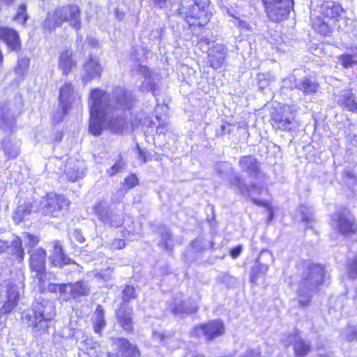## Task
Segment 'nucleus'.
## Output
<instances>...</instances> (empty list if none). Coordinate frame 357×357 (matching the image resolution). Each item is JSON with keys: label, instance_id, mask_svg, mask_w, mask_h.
<instances>
[{"label": "nucleus", "instance_id": "052dcab7", "mask_svg": "<svg viewBox=\"0 0 357 357\" xmlns=\"http://www.w3.org/2000/svg\"><path fill=\"white\" fill-rule=\"evenodd\" d=\"M139 123H142L143 125H146L148 126H152L153 122L151 121H149L147 119H145L144 121H142V120L139 119Z\"/></svg>", "mask_w": 357, "mask_h": 357}, {"label": "nucleus", "instance_id": "7ed1b4c3", "mask_svg": "<svg viewBox=\"0 0 357 357\" xmlns=\"http://www.w3.org/2000/svg\"><path fill=\"white\" fill-rule=\"evenodd\" d=\"M133 100L132 94L123 88L119 86L114 89L112 94L109 95L108 99L110 111L107 121V129L114 133L121 132L123 130L126 126L125 117L115 114L114 110L130 109Z\"/></svg>", "mask_w": 357, "mask_h": 357}, {"label": "nucleus", "instance_id": "c9c22d12", "mask_svg": "<svg viewBox=\"0 0 357 357\" xmlns=\"http://www.w3.org/2000/svg\"><path fill=\"white\" fill-rule=\"evenodd\" d=\"M29 16L26 12V3H21L16 9V14L13 18V20L17 24L24 26L29 19Z\"/></svg>", "mask_w": 357, "mask_h": 357}, {"label": "nucleus", "instance_id": "a18cd8bd", "mask_svg": "<svg viewBox=\"0 0 357 357\" xmlns=\"http://www.w3.org/2000/svg\"><path fill=\"white\" fill-rule=\"evenodd\" d=\"M138 183V179L135 174H131L130 176L126 177L124 179V185L123 188L121 190L122 193H125L128 190L132 188Z\"/></svg>", "mask_w": 357, "mask_h": 357}, {"label": "nucleus", "instance_id": "4d7b16f0", "mask_svg": "<svg viewBox=\"0 0 357 357\" xmlns=\"http://www.w3.org/2000/svg\"><path fill=\"white\" fill-rule=\"evenodd\" d=\"M137 149L139 150V155L140 159H142L144 162H146L147 161L146 153L144 151L140 149L139 145H137Z\"/></svg>", "mask_w": 357, "mask_h": 357}, {"label": "nucleus", "instance_id": "774afa93", "mask_svg": "<svg viewBox=\"0 0 357 357\" xmlns=\"http://www.w3.org/2000/svg\"><path fill=\"white\" fill-rule=\"evenodd\" d=\"M268 211H269L268 221L270 222L273 219V211L271 209L268 208Z\"/></svg>", "mask_w": 357, "mask_h": 357}, {"label": "nucleus", "instance_id": "6e6d98bb", "mask_svg": "<svg viewBox=\"0 0 357 357\" xmlns=\"http://www.w3.org/2000/svg\"><path fill=\"white\" fill-rule=\"evenodd\" d=\"M68 265H71L73 266V271H77V272L81 271L82 267L79 264H77L76 262L73 261L72 259H71V262L69 263Z\"/></svg>", "mask_w": 357, "mask_h": 357}, {"label": "nucleus", "instance_id": "c756f323", "mask_svg": "<svg viewBox=\"0 0 357 357\" xmlns=\"http://www.w3.org/2000/svg\"><path fill=\"white\" fill-rule=\"evenodd\" d=\"M342 12V8L338 3L333 1H326L321 6V14L330 19H335Z\"/></svg>", "mask_w": 357, "mask_h": 357}, {"label": "nucleus", "instance_id": "39448f33", "mask_svg": "<svg viewBox=\"0 0 357 357\" xmlns=\"http://www.w3.org/2000/svg\"><path fill=\"white\" fill-rule=\"evenodd\" d=\"M208 8L206 0H190L183 2L178 10L190 26H202L211 19Z\"/></svg>", "mask_w": 357, "mask_h": 357}, {"label": "nucleus", "instance_id": "864d4df0", "mask_svg": "<svg viewBox=\"0 0 357 357\" xmlns=\"http://www.w3.org/2000/svg\"><path fill=\"white\" fill-rule=\"evenodd\" d=\"M98 275L100 276L101 278H102L105 281L108 280L111 277L110 271L109 270L99 273H98Z\"/></svg>", "mask_w": 357, "mask_h": 357}, {"label": "nucleus", "instance_id": "4468645a", "mask_svg": "<svg viewBox=\"0 0 357 357\" xmlns=\"http://www.w3.org/2000/svg\"><path fill=\"white\" fill-rule=\"evenodd\" d=\"M332 225L342 234L354 233L357 230L354 218L347 209L336 212L332 219Z\"/></svg>", "mask_w": 357, "mask_h": 357}, {"label": "nucleus", "instance_id": "aec40b11", "mask_svg": "<svg viewBox=\"0 0 357 357\" xmlns=\"http://www.w3.org/2000/svg\"><path fill=\"white\" fill-rule=\"evenodd\" d=\"M0 40L6 44L10 51H18L20 49V36L13 29L8 26H1Z\"/></svg>", "mask_w": 357, "mask_h": 357}, {"label": "nucleus", "instance_id": "6ab92c4d", "mask_svg": "<svg viewBox=\"0 0 357 357\" xmlns=\"http://www.w3.org/2000/svg\"><path fill=\"white\" fill-rule=\"evenodd\" d=\"M39 242L38 237L29 233H24L22 235V239L17 238L15 240L11 246V249L14 251L13 255L16 256V259L21 262L24 259V252L22 247V243H24L25 245H29L30 247H33Z\"/></svg>", "mask_w": 357, "mask_h": 357}, {"label": "nucleus", "instance_id": "58836bf2", "mask_svg": "<svg viewBox=\"0 0 357 357\" xmlns=\"http://www.w3.org/2000/svg\"><path fill=\"white\" fill-rule=\"evenodd\" d=\"M139 71L144 75V81L143 82L141 86V90L143 92L146 91H152L153 95L155 96V84L152 83L151 79L147 77L146 73L148 72V69L146 66H139Z\"/></svg>", "mask_w": 357, "mask_h": 357}, {"label": "nucleus", "instance_id": "a878e982", "mask_svg": "<svg viewBox=\"0 0 357 357\" xmlns=\"http://www.w3.org/2000/svg\"><path fill=\"white\" fill-rule=\"evenodd\" d=\"M292 343H294V351L296 357H303L310 351L309 344L302 340L297 334H291L284 340V344L286 346Z\"/></svg>", "mask_w": 357, "mask_h": 357}, {"label": "nucleus", "instance_id": "8fccbe9b", "mask_svg": "<svg viewBox=\"0 0 357 357\" xmlns=\"http://www.w3.org/2000/svg\"><path fill=\"white\" fill-rule=\"evenodd\" d=\"M342 335L349 341L357 340V329L355 327L349 326Z\"/></svg>", "mask_w": 357, "mask_h": 357}, {"label": "nucleus", "instance_id": "20e7f679", "mask_svg": "<svg viewBox=\"0 0 357 357\" xmlns=\"http://www.w3.org/2000/svg\"><path fill=\"white\" fill-rule=\"evenodd\" d=\"M305 267L297 290L298 303L302 307L308 306L311 298L310 292L324 282L325 277L324 267L321 265L306 264Z\"/></svg>", "mask_w": 357, "mask_h": 357}, {"label": "nucleus", "instance_id": "393cba45", "mask_svg": "<svg viewBox=\"0 0 357 357\" xmlns=\"http://www.w3.org/2000/svg\"><path fill=\"white\" fill-rule=\"evenodd\" d=\"M113 347L121 354V357H139V352L137 347L130 344L126 339H116Z\"/></svg>", "mask_w": 357, "mask_h": 357}, {"label": "nucleus", "instance_id": "4c0bfd02", "mask_svg": "<svg viewBox=\"0 0 357 357\" xmlns=\"http://www.w3.org/2000/svg\"><path fill=\"white\" fill-rule=\"evenodd\" d=\"M29 67V59L22 57L17 60V66L15 68V74L21 79H23L26 74Z\"/></svg>", "mask_w": 357, "mask_h": 357}, {"label": "nucleus", "instance_id": "e2e57ef3", "mask_svg": "<svg viewBox=\"0 0 357 357\" xmlns=\"http://www.w3.org/2000/svg\"><path fill=\"white\" fill-rule=\"evenodd\" d=\"M6 248H8L6 243L0 241V252H3Z\"/></svg>", "mask_w": 357, "mask_h": 357}, {"label": "nucleus", "instance_id": "f704fd0d", "mask_svg": "<svg viewBox=\"0 0 357 357\" xmlns=\"http://www.w3.org/2000/svg\"><path fill=\"white\" fill-rule=\"evenodd\" d=\"M296 218L310 225L313 222V213L312 208L305 205H301L296 213Z\"/></svg>", "mask_w": 357, "mask_h": 357}, {"label": "nucleus", "instance_id": "bb28decb", "mask_svg": "<svg viewBox=\"0 0 357 357\" xmlns=\"http://www.w3.org/2000/svg\"><path fill=\"white\" fill-rule=\"evenodd\" d=\"M66 174L71 182H75L82 178L84 175L83 162L80 160L68 161L66 165Z\"/></svg>", "mask_w": 357, "mask_h": 357}, {"label": "nucleus", "instance_id": "79ce46f5", "mask_svg": "<svg viewBox=\"0 0 357 357\" xmlns=\"http://www.w3.org/2000/svg\"><path fill=\"white\" fill-rule=\"evenodd\" d=\"M32 208L26 204L19 205L15 213L14 219L15 220L22 221L26 215L31 213Z\"/></svg>", "mask_w": 357, "mask_h": 357}, {"label": "nucleus", "instance_id": "473e14b6", "mask_svg": "<svg viewBox=\"0 0 357 357\" xmlns=\"http://www.w3.org/2000/svg\"><path fill=\"white\" fill-rule=\"evenodd\" d=\"M1 149L8 159L15 158L19 153V146L13 143L10 138H4L1 142Z\"/></svg>", "mask_w": 357, "mask_h": 357}, {"label": "nucleus", "instance_id": "0eeeda50", "mask_svg": "<svg viewBox=\"0 0 357 357\" xmlns=\"http://www.w3.org/2000/svg\"><path fill=\"white\" fill-rule=\"evenodd\" d=\"M70 201L63 195L49 193L40 202V210L46 215L59 218L68 209Z\"/></svg>", "mask_w": 357, "mask_h": 357}, {"label": "nucleus", "instance_id": "4be33fe9", "mask_svg": "<svg viewBox=\"0 0 357 357\" xmlns=\"http://www.w3.org/2000/svg\"><path fill=\"white\" fill-rule=\"evenodd\" d=\"M102 68L97 58L90 57L84 66L83 82L86 84L95 78H99L101 75Z\"/></svg>", "mask_w": 357, "mask_h": 357}, {"label": "nucleus", "instance_id": "a211bd4d", "mask_svg": "<svg viewBox=\"0 0 357 357\" xmlns=\"http://www.w3.org/2000/svg\"><path fill=\"white\" fill-rule=\"evenodd\" d=\"M15 105L6 102L1 106L0 127L5 130H11L15 124Z\"/></svg>", "mask_w": 357, "mask_h": 357}, {"label": "nucleus", "instance_id": "37998d69", "mask_svg": "<svg viewBox=\"0 0 357 357\" xmlns=\"http://www.w3.org/2000/svg\"><path fill=\"white\" fill-rule=\"evenodd\" d=\"M354 56V55H351L349 53L342 54L338 56V59L341 61V64L344 68H348L357 63V59Z\"/></svg>", "mask_w": 357, "mask_h": 357}, {"label": "nucleus", "instance_id": "13d9d810", "mask_svg": "<svg viewBox=\"0 0 357 357\" xmlns=\"http://www.w3.org/2000/svg\"><path fill=\"white\" fill-rule=\"evenodd\" d=\"M167 0H153L155 4L159 8H163L166 3Z\"/></svg>", "mask_w": 357, "mask_h": 357}, {"label": "nucleus", "instance_id": "ea45409f", "mask_svg": "<svg viewBox=\"0 0 357 357\" xmlns=\"http://www.w3.org/2000/svg\"><path fill=\"white\" fill-rule=\"evenodd\" d=\"M258 84L260 89H264L275 80V76L270 73H260L257 76Z\"/></svg>", "mask_w": 357, "mask_h": 357}, {"label": "nucleus", "instance_id": "412c9836", "mask_svg": "<svg viewBox=\"0 0 357 357\" xmlns=\"http://www.w3.org/2000/svg\"><path fill=\"white\" fill-rule=\"evenodd\" d=\"M52 245L53 248L50 252L49 259L53 266L62 268L71 262V259L64 254L59 241H54L52 242Z\"/></svg>", "mask_w": 357, "mask_h": 357}, {"label": "nucleus", "instance_id": "338daca9", "mask_svg": "<svg viewBox=\"0 0 357 357\" xmlns=\"http://www.w3.org/2000/svg\"><path fill=\"white\" fill-rule=\"evenodd\" d=\"M155 32H156L157 35H155L154 37L155 38H160V36H161L162 29H160V30L159 29H156Z\"/></svg>", "mask_w": 357, "mask_h": 357}, {"label": "nucleus", "instance_id": "cd10ccee", "mask_svg": "<svg viewBox=\"0 0 357 357\" xmlns=\"http://www.w3.org/2000/svg\"><path fill=\"white\" fill-rule=\"evenodd\" d=\"M90 293V286L87 282L78 281L75 283L67 284L66 294L76 299L81 296H88Z\"/></svg>", "mask_w": 357, "mask_h": 357}, {"label": "nucleus", "instance_id": "5701e85b", "mask_svg": "<svg viewBox=\"0 0 357 357\" xmlns=\"http://www.w3.org/2000/svg\"><path fill=\"white\" fill-rule=\"evenodd\" d=\"M29 254L31 269L38 273H43L45 269V250L41 248L31 249Z\"/></svg>", "mask_w": 357, "mask_h": 357}, {"label": "nucleus", "instance_id": "0e129e2a", "mask_svg": "<svg viewBox=\"0 0 357 357\" xmlns=\"http://www.w3.org/2000/svg\"><path fill=\"white\" fill-rule=\"evenodd\" d=\"M238 25H239V26H241V27L245 28L246 29H249V25L246 22H243L242 20H241L239 22Z\"/></svg>", "mask_w": 357, "mask_h": 357}, {"label": "nucleus", "instance_id": "423d86ee", "mask_svg": "<svg viewBox=\"0 0 357 357\" xmlns=\"http://www.w3.org/2000/svg\"><path fill=\"white\" fill-rule=\"evenodd\" d=\"M64 22H68L76 31L81 28L80 10L77 6H63L49 13L43 22V27L52 31L61 26Z\"/></svg>", "mask_w": 357, "mask_h": 357}, {"label": "nucleus", "instance_id": "f257e3e1", "mask_svg": "<svg viewBox=\"0 0 357 357\" xmlns=\"http://www.w3.org/2000/svg\"><path fill=\"white\" fill-rule=\"evenodd\" d=\"M109 94L100 89L91 90L89 106L90 108V122L89 130L95 136L100 135L104 129H107V118L110 111L108 103Z\"/></svg>", "mask_w": 357, "mask_h": 357}, {"label": "nucleus", "instance_id": "7c9ffc66", "mask_svg": "<svg viewBox=\"0 0 357 357\" xmlns=\"http://www.w3.org/2000/svg\"><path fill=\"white\" fill-rule=\"evenodd\" d=\"M75 64L76 61L73 59L71 52L65 50L61 53L59 66L64 75H68Z\"/></svg>", "mask_w": 357, "mask_h": 357}, {"label": "nucleus", "instance_id": "2eb2a0df", "mask_svg": "<svg viewBox=\"0 0 357 357\" xmlns=\"http://www.w3.org/2000/svg\"><path fill=\"white\" fill-rule=\"evenodd\" d=\"M283 87L289 88L291 89H298L301 91L304 95H310L315 93L319 90L318 83L313 79L310 77H303L298 82L294 76H289L283 80Z\"/></svg>", "mask_w": 357, "mask_h": 357}, {"label": "nucleus", "instance_id": "2f4dec72", "mask_svg": "<svg viewBox=\"0 0 357 357\" xmlns=\"http://www.w3.org/2000/svg\"><path fill=\"white\" fill-rule=\"evenodd\" d=\"M338 102L340 105L344 106L349 110L357 112V103L354 100V97L351 91H342L340 93Z\"/></svg>", "mask_w": 357, "mask_h": 357}, {"label": "nucleus", "instance_id": "e433bc0d", "mask_svg": "<svg viewBox=\"0 0 357 357\" xmlns=\"http://www.w3.org/2000/svg\"><path fill=\"white\" fill-rule=\"evenodd\" d=\"M96 319L93 324L95 333H100L102 328L105 326L104 320V310L101 305H98L95 312Z\"/></svg>", "mask_w": 357, "mask_h": 357}, {"label": "nucleus", "instance_id": "603ef678", "mask_svg": "<svg viewBox=\"0 0 357 357\" xmlns=\"http://www.w3.org/2000/svg\"><path fill=\"white\" fill-rule=\"evenodd\" d=\"M241 252H242V246L238 245L237 247L232 248L231 250L230 255L234 259H236L241 255Z\"/></svg>", "mask_w": 357, "mask_h": 357}, {"label": "nucleus", "instance_id": "09e8293b", "mask_svg": "<svg viewBox=\"0 0 357 357\" xmlns=\"http://www.w3.org/2000/svg\"><path fill=\"white\" fill-rule=\"evenodd\" d=\"M161 234V244L163 245L165 250L169 249L168 241L171 237V234L167 228H163L160 232Z\"/></svg>", "mask_w": 357, "mask_h": 357}, {"label": "nucleus", "instance_id": "69168bd1", "mask_svg": "<svg viewBox=\"0 0 357 357\" xmlns=\"http://www.w3.org/2000/svg\"><path fill=\"white\" fill-rule=\"evenodd\" d=\"M261 270L263 273H266L268 268L267 265H260Z\"/></svg>", "mask_w": 357, "mask_h": 357}, {"label": "nucleus", "instance_id": "f3484780", "mask_svg": "<svg viewBox=\"0 0 357 357\" xmlns=\"http://www.w3.org/2000/svg\"><path fill=\"white\" fill-rule=\"evenodd\" d=\"M225 332L223 323L218 320L213 321L207 324H203L194 329V334L199 336L203 334L208 340H212L222 335Z\"/></svg>", "mask_w": 357, "mask_h": 357}, {"label": "nucleus", "instance_id": "dca6fc26", "mask_svg": "<svg viewBox=\"0 0 357 357\" xmlns=\"http://www.w3.org/2000/svg\"><path fill=\"white\" fill-rule=\"evenodd\" d=\"M231 185L242 195L250 197L254 204L268 207V205L264 202L258 200L254 197L255 195H260L261 192V189L255 184H252L248 186L245 184L244 181H243L240 176L235 175L231 180Z\"/></svg>", "mask_w": 357, "mask_h": 357}, {"label": "nucleus", "instance_id": "9d476101", "mask_svg": "<svg viewBox=\"0 0 357 357\" xmlns=\"http://www.w3.org/2000/svg\"><path fill=\"white\" fill-rule=\"evenodd\" d=\"M20 289L19 285L11 281L0 284V296L3 303L0 314H8L16 307L20 298Z\"/></svg>", "mask_w": 357, "mask_h": 357}, {"label": "nucleus", "instance_id": "6e6552de", "mask_svg": "<svg viewBox=\"0 0 357 357\" xmlns=\"http://www.w3.org/2000/svg\"><path fill=\"white\" fill-rule=\"evenodd\" d=\"M80 98V95L74 90L70 83H65L60 89L59 97L60 109L53 114L54 121H61L73 105L79 104Z\"/></svg>", "mask_w": 357, "mask_h": 357}, {"label": "nucleus", "instance_id": "72a5a7b5", "mask_svg": "<svg viewBox=\"0 0 357 357\" xmlns=\"http://www.w3.org/2000/svg\"><path fill=\"white\" fill-rule=\"evenodd\" d=\"M173 305L172 311L176 315L193 313L197 310L196 303L188 305L187 303L183 301H174Z\"/></svg>", "mask_w": 357, "mask_h": 357}, {"label": "nucleus", "instance_id": "c03bdc74", "mask_svg": "<svg viewBox=\"0 0 357 357\" xmlns=\"http://www.w3.org/2000/svg\"><path fill=\"white\" fill-rule=\"evenodd\" d=\"M347 273L349 278H357V255L348 261Z\"/></svg>", "mask_w": 357, "mask_h": 357}, {"label": "nucleus", "instance_id": "c85d7f7f", "mask_svg": "<svg viewBox=\"0 0 357 357\" xmlns=\"http://www.w3.org/2000/svg\"><path fill=\"white\" fill-rule=\"evenodd\" d=\"M238 163L242 171L248 173L250 176H256L258 174L259 165L254 156H243L240 158Z\"/></svg>", "mask_w": 357, "mask_h": 357}, {"label": "nucleus", "instance_id": "a19ab883", "mask_svg": "<svg viewBox=\"0 0 357 357\" xmlns=\"http://www.w3.org/2000/svg\"><path fill=\"white\" fill-rule=\"evenodd\" d=\"M312 27L314 29L323 36H326L330 32V27L327 22L321 19H314L312 21Z\"/></svg>", "mask_w": 357, "mask_h": 357}, {"label": "nucleus", "instance_id": "1a4fd4ad", "mask_svg": "<svg viewBox=\"0 0 357 357\" xmlns=\"http://www.w3.org/2000/svg\"><path fill=\"white\" fill-rule=\"evenodd\" d=\"M265 12L269 20L280 22L289 17L294 8L293 0H262Z\"/></svg>", "mask_w": 357, "mask_h": 357}, {"label": "nucleus", "instance_id": "9b49d317", "mask_svg": "<svg viewBox=\"0 0 357 357\" xmlns=\"http://www.w3.org/2000/svg\"><path fill=\"white\" fill-rule=\"evenodd\" d=\"M123 303L116 312V316L121 327L130 331L132 329L131 319L132 308L127 303L131 298L135 297V291L132 286L127 285L123 291Z\"/></svg>", "mask_w": 357, "mask_h": 357}, {"label": "nucleus", "instance_id": "bf43d9fd", "mask_svg": "<svg viewBox=\"0 0 357 357\" xmlns=\"http://www.w3.org/2000/svg\"><path fill=\"white\" fill-rule=\"evenodd\" d=\"M75 237L77 238V241H79L81 243H82L84 241V238L83 236L79 235V231L75 230Z\"/></svg>", "mask_w": 357, "mask_h": 357}, {"label": "nucleus", "instance_id": "680f3d73", "mask_svg": "<svg viewBox=\"0 0 357 357\" xmlns=\"http://www.w3.org/2000/svg\"><path fill=\"white\" fill-rule=\"evenodd\" d=\"M349 54H350L351 55H354V57L356 59H357V47L351 48V49L350 50V52H349Z\"/></svg>", "mask_w": 357, "mask_h": 357}, {"label": "nucleus", "instance_id": "de8ad7c7", "mask_svg": "<svg viewBox=\"0 0 357 357\" xmlns=\"http://www.w3.org/2000/svg\"><path fill=\"white\" fill-rule=\"evenodd\" d=\"M124 167L125 164L121 160H119L116 162L111 168L107 170V173L109 176H113L121 172Z\"/></svg>", "mask_w": 357, "mask_h": 357}, {"label": "nucleus", "instance_id": "f8f14e48", "mask_svg": "<svg viewBox=\"0 0 357 357\" xmlns=\"http://www.w3.org/2000/svg\"><path fill=\"white\" fill-rule=\"evenodd\" d=\"M271 121L275 129L282 131H289L296 127L295 116L289 106H285L280 110L273 112Z\"/></svg>", "mask_w": 357, "mask_h": 357}, {"label": "nucleus", "instance_id": "ddd939ff", "mask_svg": "<svg viewBox=\"0 0 357 357\" xmlns=\"http://www.w3.org/2000/svg\"><path fill=\"white\" fill-rule=\"evenodd\" d=\"M95 214L105 225L119 227L123 224L121 215L110 211L109 205L105 202H99L93 207Z\"/></svg>", "mask_w": 357, "mask_h": 357}, {"label": "nucleus", "instance_id": "5fc2aeb1", "mask_svg": "<svg viewBox=\"0 0 357 357\" xmlns=\"http://www.w3.org/2000/svg\"><path fill=\"white\" fill-rule=\"evenodd\" d=\"M114 15L117 20H121L124 18L125 13L123 11L119 10V8H115L114 9Z\"/></svg>", "mask_w": 357, "mask_h": 357}, {"label": "nucleus", "instance_id": "b1692460", "mask_svg": "<svg viewBox=\"0 0 357 357\" xmlns=\"http://www.w3.org/2000/svg\"><path fill=\"white\" fill-rule=\"evenodd\" d=\"M227 54V49L224 45L216 44L209 50L208 62L211 67L217 69L223 63Z\"/></svg>", "mask_w": 357, "mask_h": 357}, {"label": "nucleus", "instance_id": "49530a36", "mask_svg": "<svg viewBox=\"0 0 357 357\" xmlns=\"http://www.w3.org/2000/svg\"><path fill=\"white\" fill-rule=\"evenodd\" d=\"M67 284H57L50 283L47 286V290L50 292H60L61 295L66 294Z\"/></svg>", "mask_w": 357, "mask_h": 357}, {"label": "nucleus", "instance_id": "3c124183", "mask_svg": "<svg viewBox=\"0 0 357 357\" xmlns=\"http://www.w3.org/2000/svg\"><path fill=\"white\" fill-rule=\"evenodd\" d=\"M126 246L124 240L122 239H114L111 245V248L113 250H121Z\"/></svg>", "mask_w": 357, "mask_h": 357}, {"label": "nucleus", "instance_id": "f03ea898", "mask_svg": "<svg viewBox=\"0 0 357 357\" xmlns=\"http://www.w3.org/2000/svg\"><path fill=\"white\" fill-rule=\"evenodd\" d=\"M54 315L52 303L38 297L34 300L32 310L23 311L21 318L23 322L32 327L33 332L42 334L47 332L49 323Z\"/></svg>", "mask_w": 357, "mask_h": 357}]
</instances>
